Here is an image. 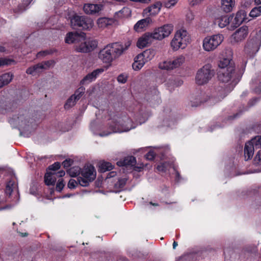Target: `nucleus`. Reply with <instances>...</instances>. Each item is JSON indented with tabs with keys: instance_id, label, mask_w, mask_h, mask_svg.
<instances>
[{
	"instance_id": "nucleus-25",
	"label": "nucleus",
	"mask_w": 261,
	"mask_h": 261,
	"mask_svg": "<svg viewBox=\"0 0 261 261\" xmlns=\"http://www.w3.org/2000/svg\"><path fill=\"white\" fill-rule=\"evenodd\" d=\"M44 68L41 62L29 67L26 70V73L28 74L35 75L36 74L41 72L44 70Z\"/></svg>"
},
{
	"instance_id": "nucleus-18",
	"label": "nucleus",
	"mask_w": 261,
	"mask_h": 261,
	"mask_svg": "<svg viewBox=\"0 0 261 261\" xmlns=\"http://www.w3.org/2000/svg\"><path fill=\"white\" fill-rule=\"evenodd\" d=\"M248 34V27L243 25L233 34L232 37L236 42H239L244 39L247 36Z\"/></svg>"
},
{
	"instance_id": "nucleus-54",
	"label": "nucleus",
	"mask_w": 261,
	"mask_h": 261,
	"mask_svg": "<svg viewBox=\"0 0 261 261\" xmlns=\"http://www.w3.org/2000/svg\"><path fill=\"white\" fill-rule=\"evenodd\" d=\"M224 90L221 88V90H219V93L217 95L218 98H220L221 99H223L226 96L225 93H224Z\"/></svg>"
},
{
	"instance_id": "nucleus-24",
	"label": "nucleus",
	"mask_w": 261,
	"mask_h": 261,
	"mask_svg": "<svg viewBox=\"0 0 261 261\" xmlns=\"http://www.w3.org/2000/svg\"><path fill=\"white\" fill-rule=\"evenodd\" d=\"M83 10L87 14H94L101 10V7L97 5L87 4L83 7Z\"/></svg>"
},
{
	"instance_id": "nucleus-22",
	"label": "nucleus",
	"mask_w": 261,
	"mask_h": 261,
	"mask_svg": "<svg viewBox=\"0 0 261 261\" xmlns=\"http://www.w3.org/2000/svg\"><path fill=\"white\" fill-rule=\"evenodd\" d=\"M83 39V36L76 32H69L65 38V42L68 44L80 42Z\"/></svg>"
},
{
	"instance_id": "nucleus-35",
	"label": "nucleus",
	"mask_w": 261,
	"mask_h": 261,
	"mask_svg": "<svg viewBox=\"0 0 261 261\" xmlns=\"http://www.w3.org/2000/svg\"><path fill=\"white\" fill-rule=\"evenodd\" d=\"M85 88L83 86H81L74 92V94L72 95L75 99L79 100L85 93Z\"/></svg>"
},
{
	"instance_id": "nucleus-53",
	"label": "nucleus",
	"mask_w": 261,
	"mask_h": 261,
	"mask_svg": "<svg viewBox=\"0 0 261 261\" xmlns=\"http://www.w3.org/2000/svg\"><path fill=\"white\" fill-rule=\"evenodd\" d=\"M255 162L256 163H261V150H259L254 158Z\"/></svg>"
},
{
	"instance_id": "nucleus-41",
	"label": "nucleus",
	"mask_w": 261,
	"mask_h": 261,
	"mask_svg": "<svg viewBox=\"0 0 261 261\" xmlns=\"http://www.w3.org/2000/svg\"><path fill=\"white\" fill-rule=\"evenodd\" d=\"M127 179L125 178H121L116 183L115 186L119 188H122L126 183Z\"/></svg>"
},
{
	"instance_id": "nucleus-62",
	"label": "nucleus",
	"mask_w": 261,
	"mask_h": 261,
	"mask_svg": "<svg viewBox=\"0 0 261 261\" xmlns=\"http://www.w3.org/2000/svg\"><path fill=\"white\" fill-rule=\"evenodd\" d=\"M258 101V98H255L251 100V102H254V103H252V104H251V105H253L255 103H256V102L257 101Z\"/></svg>"
},
{
	"instance_id": "nucleus-46",
	"label": "nucleus",
	"mask_w": 261,
	"mask_h": 261,
	"mask_svg": "<svg viewBox=\"0 0 261 261\" xmlns=\"http://www.w3.org/2000/svg\"><path fill=\"white\" fill-rule=\"evenodd\" d=\"M167 164L166 163H163L158 165L156 168L159 171L166 172L167 170Z\"/></svg>"
},
{
	"instance_id": "nucleus-34",
	"label": "nucleus",
	"mask_w": 261,
	"mask_h": 261,
	"mask_svg": "<svg viewBox=\"0 0 261 261\" xmlns=\"http://www.w3.org/2000/svg\"><path fill=\"white\" fill-rule=\"evenodd\" d=\"M77 100L74 98V97L71 95L66 101L64 105V108L65 109H69L70 108L74 106Z\"/></svg>"
},
{
	"instance_id": "nucleus-59",
	"label": "nucleus",
	"mask_w": 261,
	"mask_h": 261,
	"mask_svg": "<svg viewBox=\"0 0 261 261\" xmlns=\"http://www.w3.org/2000/svg\"><path fill=\"white\" fill-rule=\"evenodd\" d=\"M255 91L256 93H261V83H260L259 85L255 89Z\"/></svg>"
},
{
	"instance_id": "nucleus-10",
	"label": "nucleus",
	"mask_w": 261,
	"mask_h": 261,
	"mask_svg": "<svg viewBox=\"0 0 261 261\" xmlns=\"http://www.w3.org/2000/svg\"><path fill=\"white\" fill-rule=\"evenodd\" d=\"M188 38L186 31L180 30L177 31L171 42V46L173 49L177 50L179 48H185L186 46V41Z\"/></svg>"
},
{
	"instance_id": "nucleus-63",
	"label": "nucleus",
	"mask_w": 261,
	"mask_h": 261,
	"mask_svg": "<svg viewBox=\"0 0 261 261\" xmlns=\"http://www.w3.org/2000/svg\"><path fill=\"white\" fill-rule=\"evenodd\" d=\"M177 245H178L177 243L175 241H174L173 243V248L174 249H175Z\"/></svg>"
},
{
	"instance_id": "nucleus-28",
	"label": "nucleus",
	"mask_w": 261,
	"mask_h": 261,
	"mask_svg": "<svg viewBox=\"0 0 261 261\" xmlns=\"http://www.w3.org/2000/svg\"><path fill=\"white\" fill-rule=\"evenodd\" d=\"M248 142L246 143L244 147V156L246 161H248L252 158L253 155V147Z\"/></svg>"
},
{
	"instance_id": "nucleus-1",
	"label": "nucleus",
	"mask_w": 261,
	"mask_h": 261,
	"mask_svg": "<svg viewBox=\"0 0 261 261\" xmlns=\"http://www.w3.org/2000/svg\"><path fill=\"white\" fill-rule=\"evenodd\" d=\"M247 61H245L244 64H242L241 69L236 70L231 57H223L218 63L220 69L218 73V80L222 83H228L229 89L231 91L241 79Z\"/></svg>"
},
{
	"instance_id": "nucleus-48",
	"label": "nucleus",
	"mask_w": 261,
	"mask_h": 261,
	"mask_svg": "<svg viewBox=\"0 0 261 261\" xmlns=\"http://www.w3.org/2000/svg\"><path fill=\"white\" fill-rule=\"evenodd\" d=\"M53 53V52L52 50H46L41 51L39 52L37 54V57H40L41 56L44 57V56H46L47 55L52 54Z\"/></svg>"
},
{
	"instance_id": "nucleus-52",
	"label": "nucleus",
	"mask_w": 261,
	"mask_h": 261,
	"mask_svg": "<svg viewBox=\"0 0 261 261\" xmlns=\"http://www.w3.org/2000/svg\"><path fill=\"white\" fill-rule=\"evenodd\" d=\"M107 19L106 18H100L98 19L97 23L101 27H102L107 25Z\"/></svg>"
},
{
	"instance_id": "nucleus-7",
	"label": "nucleus",
	"mask_w": 261,
	"mask_h": 261,
	"mask_svg": "<svg viewBox=\"0 0 261 261\" xmlns=\"http://www.w3.org/2000/svg\"><path fill=\"white\" fill-rule=\"evenodd\" d=\"M70 24L73 29L87 30L92 28L93 22L87 17L74 15L70 18Z\"/></svg>"
},
{
	"instance_id": "nucleus-19",
	"label": "nucleus",
	"mask_w": 261,
	"mask_h": 261,
	"mask_svg": "<svg viewBox=\"0 0 261 261\" xmlns=\"http://www.w3.org/2000/svg\"><path fill=\"white\" fill-rule=\"evenodd\" d=\"M246 16L245 12L243 10L238 11L234 18L229 30H233L238 27L244 21Z\"/></svg>"
},
{
	"instance_id": "nucleus-51",
	"label": "nucleus",
	"mask_w": 261,
	"mask_h": 261,
	"mask_svg": "<svg viewBox=\"0 0 261 261\" xmlns=\"http://www.w3.org/2000/svg\"><path fill=\"white\" fill-rule=\"evenodd\" d=\"M155 153L153 151H149L146 155L145 158L147 160L152 161L154 160Z\"/></svg>"
},
{
	"instance_id": "nucleus-29",
	"label": "nucleus",
	"mask_w": 261,
	"mask_h": 261,
	"mask_svg": "<svg viewBox=\"0 0 261 261\" xmlns=\"http://www.w3.org/2000/svg\"><path fill=\"white\" fill-rule=\"evenodd\" d=\"M44 181L47 186L54 185L56 181L55 173L47 171L44 176Z\"/></svg>"
},
{
	"instance_id": "nucleus-58",
	"label": "nucleus",
	"mask_w": 261,
	"mask_h": 261,
	"mask_svg": "<svg viewBox=\"0 0 261 261\" xmlns=\"http://www.w3.org/2000/svg\"><path fill=\"white\" fill-rule=\"evenodd\" d=\"M202 0H189L190 4L192 6H194L195 5H197L199 2H200Z\"/></svg>"
},
{
	"instance_id": "nucleus-6",
	"label": "nucleus",
	"mask_w": 261,
	"mask_h": 261,
	"mask_svg": "<svg viewBox=\"0 0 261 261\" xmlns=\"http://www.w3.org/2000/svg\"><path fill=\"white\" fill-rule=\"evenodd\" d=\"M82 176L77 177V180L80 185L82 187L89 186V183L93 181L96 178V172L93 166L89 165L85 166L81 170Z\"/></svg>"
},
{
	"instance_id": "nucleus-36",
	"label": "nucleus",
	"mask_w": 261,
	"mask_h": 261,
	"mask_svg": "<svg viewBox=\"0 0 261 261\" xmlns=\"http://www.w3.org/2000/svg\"><path fill=\"white\" fill-rule=\"evenodd\" d=\"M260 6L256 7L252 9L250 11L249 15L251 17H256L261 15V4Z\"/></svg>"
},
{
	"instance_id": "nucleus-5",
	"label": "nucleus",
	"mask_w": 261,
	"mask_h": 261,
	"mask_svg": "<svg viewBox=\"0 0 261 261\" xmlns=\"http://www.w3.org/2000/svg\"><path fill=\"white\" fill-rule=\"evenodd\" d=\"M215 75V71L210 64H206L199 69L195 75V82L198 85H204L208 83Z\"/></svg>"
},
{
	"instance_id": "nucleus-45",
	"label": "nucleus",
	"mask_w": 261,
	"mask_h": 261,
	"mask_svg": "<svg viewBox=\"0 0 261 261\" xmlns=\"http://www.w3.org/2000/svg\"><path fill=\"white\" fill-rule=\"evenodd\" d=\"M117 81L119 83L124 84L127 81V76L124 74H121L118 76Z\"/></svg>"
},
{
	"instance_id": "nucleus-9",
	"label": "nucleus",
	"mask_w": 261,
	"mask_h": 261,
	"mask_svg": "<svg viewBox=\"0 0 261 261\" xmlns=\"http://www.w3.org/2000/svg\"><path fill=\"white\" fill-rule=\"evenodd\" d=\"M223 39V36L221 34L205 37L203 41V49L207 51L214 50L222 43Z\"/></svg>"
},
{
	"instance_id": "nucleus-14",
	"label": "nucleus",
	"mask_w": 261,
	"mask_h": 261,
	"mask_svg": "<svg viewBox=\"0 0 261 261\" xmlns=\"http://www.w3.org/2000/svg\"><path fill=\"white\" fill-rule=\"evenodd\" d=\"M145 98L146 100L153 106L158 105L161 102L159 92L155 87L150 88L147 91Z\"/></svg>"
},
{
	"instance_id": "nucleus-8",
	"label": "nucleus",
	"mask_w": 261,
	"mask_h": 261,
	"mask_svg": "<svg viewBox=\"0 0 261 261\" xmlns=\"http://www.w3.org/2000/svg\"><path fill=\"white\" fill-rule=\"evenodd\" d=\"M154 51L151 49H146L143 53L139 54L135 58L132 67L135 70L140 69L146 62L151 60L154 56Z\"/></svg>"
},
{
	"instance_id": "nucleus-37",
	"label": "nucleus",
	"mask_w": 261,
	"mask_h": 261,
	"mask_svg": "<svg viewBox=\"0 0 261 261\" xmlns=\"http://www.w3.org/2000/svg\"><path fill=\"white\" fill-rule=\"evenodd\" d=\"M32 0H23L22 3L18 6L17 11L22 12L27 9V7L31 3Z\"/></svg>"
},
{
	"instance_id": "nucleus-15",
	"label": "nucleus",
	"mask_w": 261,
	"mask_h": 261,
	"mask_svg": "<svg viewBox=\"0 0 261 261\" xmlns=\"http://www.w3.org/2000/svg\"><path fill=\"white\" fill-rule=\"evenodd\" d=\"M104 71L102 68H98L94 70L91 73L87 74L80 82L81 85H87L94 81L97 76Z\"/></svg>"
},
{
	"instance_id": "nucleus-27",
	"label": "nucleus",
	"mask_w": 261,
	"mask_h": 261,
	"mask_svg": "<svg viewBox=\"0 0 261 261\" xmlns=\"http://www.w3.org/2000/svg\"><path fill=\"white\" fill-rule=\"evenodd\" d=\"M13 75L11 72H7L0 76V88L9 84L13 79Z\"/></svg>"
},
{
	"instance_id": "nucleus-20",
	"label": "nucleus",
	"mask_w": 261,
	"mask_h": 261,
	"mask_svg": "<svg viewBox=\"0 0 261 261\" xmlns=\"http://www.w3.org/2000/svg\"><path fill=\"white\" fill-rule=\"evenodd\" d=\"M233 18V15H230L229 16L227 15H222L218 16L214 19V23L218 25L220 28H223L227 26Z\"/></svg>"
},
{
	"instance_id": "nucleus-16",
	"label": "nucleus",
	"mask_w": 261,
	"mask_h": 261,
	"mask_svg": "<svg viewBox=\"0 0 261 261\" xmlns=\"http://www.w3.org/2000/svg\"><path fill=\"white\" fill-rule=\"evenodd\" d=\"M17 107V103L14 100L0 101V112L3 113L13 111Z\"/></svg>"
},
{
	"instance_id": "nucleus-56",
	"label": "nucleus",
	"mask_w": 261,
	"mask_h": 261,
	"mask_svg": "<svg viewBox=\"0 0 261 261\" xmlns=\"http://www.w3.org/2000/svg\"><path fill=\"white\" fill-rule=\"evenodd\" d=\"M130 1L134 2H139L142 4H148L150 0H130Z\"/></svg>"
},
{
	"instance_id": "nucleus-12",
	"label": "nucleus",
	"mask_w": 261,
	"mask_h": 261,
	"mask_svg": "<svg viewBox=\"0 0 261 261\" xmlns=\"http://www.w3.org/2000/svg\"><path fill=\"white\" fill-rule=\"evenodd\" d=\"M80 42V44L75 45V49L76 51L81 53H89L93 50L98 44L96 40L86 39L84 36Z\"/></svg>"
},
{
	"instance_id": "nucleus-49",
	"label": "nucleus",
	"mask_w": 261,
	"mask_h": 261,
	"mask_svg": "<svg viewBox=\"0 0 261 261\" xmlns=\"http://www.w3.org/2000/svg\"><path fill=\"white\" fill-rule=\"evenodd\" d=\"M203 101V100L201 98V97H198L196 98V101H191V106L192 107H197L200 105L201 103Z\"/></svg>"
},
{
	"instance_id": "nucleus-50",
	"label": "nucleus",
	"mask_w": 261,
	"mask_h": 261,
	"mask_svg": "<svg viewBox=\"0 0 261 261\" xmlns=\"http://www.w3.org/2000/svg\"><path fill=\"white\" fill-rule=\"evenodd\" d=\"M177 2V0H169L165 3V6L167 8H170L174 6Z\"/></svg>"
},
{
	"instance_id": "nucleus-64",
	"label": "nucleus",
	"mask_w": 261,
	"mask_h": 261,
	"mask_svg": "<svg viewBox=\"0 0 261 261\" xmlns=\"http://www.w3.org/2000/svg\"><path fill=\"white\" fill-rule=\"evenodd\" d=\"M255 3L257 5H259V4H261V0H254Z\"/></svg>"
},
{
	"instance_id": "nucleus-39",
	"label": "nucleus",
	"mask_w": 261,
	"mask_h": 261,
	"mask_svg": "<svg viewBox=\"0 0 261 261\" xmlns=\"http://www.w3.org/2000/svg\"><path fill=\"white\" fill-rule=\"evenodd\" d=\"M81 169H75L74 168H70L67 172L69 175L71 177H76L80 173V170L81 171Z\"/></svg>"
},
{
	"instance_id": "nucleus-33",
	"label": "nucleus",
	"mask_w": 261,
	"mask_h": 261,
	"mask_svg": "<svg viewBox=\"0 0 261 261\" xmlns=\"http://www.w3.org/2000/svg\"><path fill=\"white\" fill-rule=\"evenodd\" d=\"M99 168L101 172H105L107 171L112 170L114 168V165L110 162H103L100 164Z\"/></svg>"
},
{
	"instance_id": "nucleus-32",
	"label": "nucleus",
	"mask_w": 261,
	"mask_h": 261,
	"mask_svg": "<svg viewBox=\"0 0 261 261\" xmlns=\"http://www.w3.org/2000/svg\"><path fill=\"white\" fill-rule=\"evenodd\" d=\"M249 143L253 145V149L261 148V136H257L252 139Z\"/></svg>"
},
{
	"instance_id": "nucleus-60",
	"label": "nucleus",
	"mask_w": 261,
	"mask_h": 261,
	"mask_svg": "<svg viewBox=\"0 0 261 261\" xmlns=\"http://www.w3.org/2000/svg\"><path fill=\"white\" fill-rule=\"evenodd\" d=\"M20 236L22 237H25L28 236V233L27 232H19Z\"/></svg>"
},
{
	"instance_id": "nucleus-23",
	"label": "nucleus",
	"mask_w": 261,
	"mask_h": 261,
	"mask_svg": "<svg viewBox=\"0 0 261 261\" xmlns=\"http://www.w3.org/2000/svg\"><path fill=\"white\" fill-rule=\"evenodd\" d=\"M221 8L225 13L232 11L235 6V0H221Z\"/></svg>"
},
{
	"instance_id": "nucleus-31",
	"label": "nucleus",
	"mask_w": 261,
	"mask_h": 261,
	"mask_svg": "<svg viewBox=\"0 0 261 261\" xmlns=\"http://www.w3.org/2000/svg\"><path fill=\"white\" fill-rule=\"evenodd\" d=\"M148 22L149 20L147 18L141 19L135 24L134 29L136 31L140 32L147 25Z\"/></svg>"
},
{
	"instance_id": "nucleus-42",
	"label": "nucleus",
	"mask_w": 261,
	"mask_h": 261,
	"mask_svg": "<svg viewBox=\"0 0 261 261\" xmlns=\"http://www.w3.org/2000/svg\"><path fill=\"white\" fill-rule=\"evenodd\" d=\"M78 184H79L77 180L76 181L75 179H71L68 183V187L70 189H73Z\"/></svg>"
},
{
	"instance_id": "nucleus-40",
	"label": "nucleus",
	"mask_w": 261,
	"mask_h": 261,
	"mask_svg": "<svg viewBox=\"0 0 261 261\" xmlns=\"http://www.w3.org/2000/svg\"><path fill=\"white\" fill-rule=\"evenodd\" d=\"M64 186H65V184L64 183L63 179H60L58 180V181L57 183L56 189L57 191L61 192L64 188Z\"/></svg>"
},
{
	"instance_id": "nucleus-26",
	"label": "nucleus",
	"mask_w": 261,
	"mask_h": 261,
	"mask_svg": "<svg viewBox=\"0 0 261 261\" xmlns=\"http://www.w3.org/2000/svg\"><path fill=\"white\" fill-rule=\"evenodd\" d=\"M136 158L133 156H128L125 158L123 160L117 162V164L119 166H134L136 165Z\"/></svg>"
},
{
	"instance_id": "nucleus-21",
	"label": "nucleus",
	"mask_w": 261,
	"mask_h": 261,
	"mask_svg": "<svg viewBox=\"0 0 261 261\" xmlns=\"http://www.w3.org/2000/svg\"><path fill=\"white\" fill-rule=\"evenodd\" d=\"M120 122H114L113 124H111L110 125V129L111 132H109L107 134L101 133L100 135L101 136H107L109 134H111L112 133H121L123 132H127L130 129L134 128L135 127H125V128H120Z\"/></svg>"
},
{
	"instance_id": "nucleus-38",
	"label": "nucleus",
	"mask_w": 261,
	"mask_h": 261,
	"mask_svg": "<svg viewBox=\"0 0 261 261\" xmlns=\"http://www.w3.org/2000/svg\"><path fill=\"white\" fill-rule=\"evenodd\" d=\"M41 63L43 64V66L45 68L44 70H46L51 67H53L55 65L56 62L54 60H51L42 62Z\"/></svg>"
},
{
	"instance_id": "nucleus-47",
	"label": "nucleus",
	"mask_w": 261,
	"mask_h": 261,
	"mask_svg": "<svg viewBox=\"0 0 261 261\" xmlns=\"http://www.w3.org/2000/svg\"><path fill=\"white\" fill-rule=\"evenodd\" d=\"M73 162V161L70 159H66L62 162V165L64 168H67L70 167L72 164Z\"/></svg>"
},
{
	"instance_id": "nucleus-13",
	"label": "nucleus",
	"mask_w": 261,
	"mask_h": 261,
	"mask_svg": "<svg viewBox=\"0 0 261 261\" xmlns=\"http://www.w3.org/2000/svg\"><path fill=\"white\" fill-rule=\"evenodd\" d=\"M185 61V58L180 56L171 61L164 62L160 65V68L166 70H171L180 66Z\"/></svg>"
},
{
	"instance_id": "nucleus-30",
	"label": "nucleus",
	"mask_w": 261,
	"mask_h": 261,
	"mask_svg": "<svg viewBox=\"0 0 261 261\" xmlns=\"http://www.w3.org/2000/svg\"><path fill=\"white\" fill-rule=\"evenodd\" d=\"M162 3L160 2H157L148 8V12L150 14L155 15L160 11Z\"/></svg>"
},
{
	"instance_id": "nucleus-2",
	"label": "nucleus",
	"mask_w": 261,
	"mask_h": 261,
	"mask_svg": "<svg viewBox=\"0 0 261 261\" xmlns=\"http://www.w3.org/2000/svg\"><path fill=\"white\" fill-rule=\"evenodd\" d=\"M129 45V43L125 44V47L118 42L109 44L99 51L98 58L103 63H111L114 60L122 55Z\"/></svg>"
},
{
	"instance_id": "nucleus-61",
	"label": "nucleus",
	"mask_w": 261,
	"mask_h": 261,
	"mask_svg": "<svg viewBox=\"0 0 261 261\" xmlns=\"http://www.w3.org/2000/svg\"><path fill=\"white\" fill-rule=\"evenodd\" d=\"M6 49L5 47L0 45V53H3L5 51Z\"/></svg>"
},
{
	"instance_id": "nucleus-57",
	"label": "nucleus",
	"mask_w": 261,
	"mask_h": 261,
	"mask_svg": "<svg viewBox=\"0 0 261 261\" xmlns=\"http://www.w3.org/2000/svg\"><path fill=\"white\" fill-rule=\"evenodd\" d=\"M129 12V8L127 7H124L122 9L120 10L119 11L116 12V13H123L124 12L127 13Z\"/></svg>"
},
{
	"instance_id": "nucleus-3",
	"label": "nucleus",
	"mask_w": 261,
	"mask_h": 261,
	"mask_svg": "<svg viewBox=\"0 0 261 261\" xmlns=\"http://www.w3.org/2000/svg\"><path fill=\"white\" fill-rule=\"evenodd\" d=\"M33 121L37 122L35 119L30 118L29 113L27 110H20L17 115L13 116L9 120V123L13 127H20L22 128H26L30 125H33Z\"/></svg>"
},
{
	"instance_id": "nucleus-4",
	"label": "nucleus",
	"mask_w": 261,
	"mask_h": 261,
	"mask_svg": "<svg viewBox=\"0 0 261 261\" xmlns=\"http://www.w3.org/2000/svg\"><path fill=\"white\" fill-rule=\"evenodd\" d=\"M261 46V29L251 34L250 39L245 46L244 51L250 58L259 50Z\"/></svg>"
},
{
	"instance_id": "nucleus-17",
	"label": "nucleus",
	"mask_w": 261,
	"mask_h": 261,
	"mask_svg": "<svg viewBox=\"0 0 261 261\" xmlns=\"http://www.w3.org/2000/svg\"><path fill=\"white\" fill-rule=\"evenodd\" d=\"M153 40L150 33L147 32L139 38L137 46L140 48H143L150 44Z\"/></svg>"
},
{
	"instance_id": "nucleus-55",
	"label": "nucleus",
	"mask_w": 261,
	"mask_h": 261,
	"mask_svg": "<svg viewBox=\"0 0 261 261\" xmlns=\"http://www.w3.org/2000/svg\"><path fill=\"white\" fill-rule=\"evenodd\" d=\"M55 174H56V176H58V177H63L65 175V171H63V170H60V171L57 172V173H54Z\"/></svg>"
},
{
	"instance_id": "nucleus-43",
	"label": "nucleus",
	"mask_w": 261,
	"mask_h": 261,
	"mask_svg": "<svg viewBox=\"0 0 261 261\" xmlns=\"http://www.w3.org/2000/svg\"><path fill=\"white\" fill-rule=\"evenodd\" d=\"M61 167L60 163L58 162H55L54 164H53L51 165H50L48 167V170H51L53 171H56V170H58Z\"/></svg>"
},
{
	"instance_id": "nucleus-11",
	"label": "nucleus",
	"mask_w": 261,
	"mask_h": 261,
	"mask_svg": "<svg viewBox=\"0 0 261 261\" xmlns=\"http://www.w3.org/2000/svg\"><path fill=\"white\" fill-rule=\"evenodd\" d=\"M173 30L171 24H165L155 28L152 32H150L153 40H161L169 36Z\"/></svg>"
},
{
	"instance_id": "nucleus-44",
	"label": "nucleus",
	"mask_w": 261,
	"mask_h": 261,
	"mask_svg": "<svg viewBox=\"0 0 261 261\" xmlns=\"http://www.w3.org/2000/svg\"><path fill=\"white\" fill-rule=\"evenodd\" d=\"M13 62V61L12 60L0 58V67L10 65Z\"/></svg>"
}]
</instances>
